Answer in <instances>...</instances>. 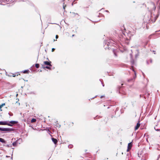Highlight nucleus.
<instances>
[{
	"label": "nucleus",
	"instance_id": "2eb2a0df",
	"mask_svg": "<svg viewBox=\"0 0 160 160\" xmlns=\"http://www.w3.org/2000/svg\"><path fill=\"white\" fill-rule=\"evenodd\" d=\"M43 68H47V69H51V68L49 66H46L45 67H43Z\"/></svg>",
	"mask_w": 160,
	"mask_h": 160
},
{
	"label": "nucleus",
	"instance_id": "bb28decb",
	"mask_svg": "<svg viewBox=\"0 0 160 160\" xmlns=\"http://www.w3.org/2000/svg\"><path fill=\"white\" fill-rule=\"evenodd\" d=\"M133 70V71L134 72H135V75H136V72H135V71L134 70Z\"/></svg>",
	"mask_w": 160,
	"mask_h": 160
},
{
	"label": "nucleus",
	"instance_id": "58836bf2",
	"mask_svg": "<svg viewBox=\"0 0 160 160\" xmlns=\"http://www.w3.org/2000/svg\"><path fill=\"white\" fill-rule=\"evenodd\" d=\"M12 157H11V159H12Z\"/></svg>",
	"mask_w": 160,
	"mask_h": 160
},
{
	"label": "nucleus",
	"instance_id": "aec40b11",
	"mask_svg": "<svg viewBox=\"0 0 160 160\" xmlns=\"http://www.w3.org/2000/svg\"><path fill=\"white\" fill-rule=\"evenodd\" d=\"M154 129L156 131H160V129H157V128H156V127H154Z\"/></svg>",
	"mask_w": 160,
	"mask_h": 160
},
{
	"label": "nucleus",
	"instance_id": "4be33fe9",
	"mask_svg": "<svg viewBox=\"0 0 160 160\" xmlns=\"http://www.w3.org/2000/svg\"><path fill=\"white\" fill-rule=\"evenodd\" d=\"M138 56V53L136 54V55H135L136 58H137V57Z\"/></svg>",
	"mask_w": 160,
	"mask_h": 160
},
{
	"label": "nucleus",
	"instance_id": "72a5a7b5",
	"mask_svg": "<svg viewBox=\"0 0 160 160\" xmlns=\"http://www.w3.org/2000/svg\"><path fill=\"white\" fill-rule=\"evenodd\" d=\"M106 11L107 12H108V10H106Z\"/></svg>",
	"mask_w": 160,
	"mask_h": 160
},
{
	"label": "nucleus",
	"instance_id": "c756f323",
	"mask_svg": "<svg viewBox=\"0 0 160 160\" xmlns=\"http://www.w3.org/2000/svg\"><path fill=\"white\" fill-rule=\"evenodd\" d=\"M130 56H131V57L132 58V54H130Z\"/></svg>",
	"mask_w": 160,
	"mask_h": 160
},
{
	"label": "nucleus",
	"instance_id": "f03ea898",
	"mask_svg": "<svg viewBox=\"0 0 160 160\" xmlns=\"http://www.w3.org/2000/svg\"><path fill=\"white\" fill-rule=\"evenodd\" d=\"M113 42L114 41L112 40H109L107 42H105V45L104 46V47H105V48L106 49L107 48V47H109V45H110V44L112 45V44H113ZM109 48H110L109 47L108 48V49H109Z\"/></svg>",
	"mask_w": 160,
	"mask_h": 160
},
{
	"label": "nucleus",
	"instance_id": "dca6fc26",
	"mask_svg": "<svg viewBox=\"0 0 160 160\" xmlns=\"http://www.w3.org/2000/svg\"><path fill=\"white\" fill-rule=\"evenodd\" d=\"M29 72V71L28 70H24V71H23V72L24 73H28Z\"/></svg>",
	"mask_w": 160,
	"mask_h": 160
},
{
	"label": "nucleus",
	"instance_id": "cd10ccee",
	"mask_svg": "<svg viewBox=\"0 0 160 160\" xmlns=\"http://www.w3.org/2000/svg\"><path fill=\"white\" fill-rule=\"evenodd\" d=\"M104 97V96H102L101 97V98H102V97Z\"/></svg>",
	"mask_w": 160,
	"mask_h": 160
},
{
	"label": "nucleus",
	"instance_id": "423d86ee",
	"mask_svg": "<svg viewBox=\"0 0 160 160\" xmlns=\"http://www.w3.org/2000/svg\"><path fill=\"white\" fill-rule=\"evenodd\" d=\"M132 142H130L128 144V149L127 151L128 152L132 148Z\"/></svg>",
	"mask_w": 160,
	"mask_h": 160
},
{
	"label": "nucleus",
	"instance_id": "1a4fd4ad",
	"mask_svg": "<svg viewBox=\"0 0 160 160\" xmlns=\"http://www.w3.org/2000/svg\"><path fill=\"white\" fill-rule=\"evenodd\" d=\"M52 142H53V143H54V144H56L57 143L58 141H57V139H55L54 138H52Z\"/></svg>",
	"mask_w": 160,
	"mask_h": 160
},
{
	"label": "nucleus",
	"instance_id": "0eeeda50",
	"mask_svg": "<svg viewBox=\"0 0 160 160\" xmlns=\"http://www.w3.org/2000/svg\"><path fill=\"white\" fill-rule=\"evenodd\" d=\"M43 62H44V64L45 65H48V66H52V65L51 64V62H49L47 61H44Z\"/></svg>",
	"mask_w": 160,
	"mask_h": 160
},
{
	"label": "nucleus",
	"instance_id": "f3484780",
	"mask_svg": "<svg viewBox=\"0 0 160 160\" xmlns=\"http://www.w3.org/2000/svg\"><path fill=\"white\" fill-rule=\"evenodd\" d=\"M39 64H36L35 65V67L37 68H39Z\"/></svg>",
	"mask_w": 160,
	"mask_h": 160
},
{
	"label": "nucleus",
	"instance_id": "5701e85b",
	"mask_svg": "<svg viewBox=\"0 0 160 160\" xmlns=\"http://www.w3.org/2000/svg\"><path fill=\"white\" fill-rule=\"evenodd\" d=\"M58 38V35H56V39H57V38Z\"/></svg>",
	"mask_w": 160,
	"mask_h": 160
},
{
	"label": "nucleus",
	"instance_id": "4468645a",
	"mask_svg": "<svg viewBox=\"0 0 160 160\" xmlns=\"http://www.w3.org/2000/svg\"><path fill=\"white\" fill-rule=\"evenodd\" d=\"M5 105V103H2V104L0 105V110H1V109L2 108V107H3Z\"/></svg>",
	"mask_w": 160,
	"mask_h": 160
},
{
	"label": "nucleus",
	"instance_id": "ddd939ff",
	"mask_svg": "<svg viewBox=\"0 0 160 160\" xmlns=\"http://www.w3.org/2000/svg\"><path fill=\"white\" fill-rule=\"evenodd\" d=\"M36 119L33 118L31 120V122L32 123L35 122H36Z\"/></svg>",
	"mask_w": 160,
	"mask_h": 160
},
{
	"label": "nucleus",
	"instance_id": "c85d7f7f",
	"mask_svg": "<svg viewBox=\"0 0 160 160\" xmlns=\"http://www.w3.org/2000/svg\"><path fill=\"white\" fill-rule=\"evenodd\" d=\"M6 146H7V147H9V145H7Z\"/></svg>",
	"mask_w": 160,
	"mask_h": 160
},
{
	"label": "nucleus",
	"instance_id": "c9c22d12",
	"mask_svg": "<svg viewBox=\"0 0 160 160\" xmlns=\"http://www.w3.org/2000/svg\"><path fill=\"white\" fill-rule=\"evenodd\" d=\"M123 48H124V50H125V49H126L124 47H123Z\"/></svg>",
	"mask_w": 160,
	"mask_h": 160
},
{
	"label": "nucleus",
	"instance_id": "9b49d317",
	"mask_svg": "<svg viewBox=\"0 0 160 160\" xmlns=\"http://www.w3.org/2000/svg\"><path fill=\"white\" fill-rule=\"evenodd\" d=\"M19 140H20V139L19 138V139H18V140H17L16 141L13 142L12 143V145L14 146H16L17 143L18 142V141Z\"/></svg>",
	"mask_w": 160,
	"mask_h": 160
},
{
	"label": "nucleus",
	"instance_id": "473e14b6",
	"mask_svg": "<svg viewBox=\"0 0 160 160\" xmlns=\"http://www.w3.org/2000/svg\"><path fill=\"white\" fill-rule=\"evenodd\" d=\"M102 84L103 86H104V84H103L102 83Z\"/></svg>",
	"mask_w": 160,
	"mask_h": 160
},
{
	"label": "nucleus",
	"instance_id": "b1692460",
	"mask_svg": "<svg viewBox=\"0 0 160 160\" xmlns=\"http://www.w3.org/2000/svg\"><path fill=\"white\" fill-rule=\"evenodd\" d=\"M131 62L132 63V64H133V63H134V61L133 60L131 61Z\"/></svg>",
	"mask_w": 160,
	"mask_h": 160
},
{
	"label": "nucleus",
	"instance_id": "6e6552de",
	"mask_svg": "<svg viewBox=\"0 0 160 160\" xmlns=\"http://www.w3.org/2000/svg\"><path fill=\"white\" fill-rule=\"evenodd\" d=\"M140 123H139V122H138L137 123V125H136V126L135 127V130H136L138 129V128L140 126Z\"/></svg>",
	"mask_w": 160,
	"mask_h": 160
},
{
	"label": "nucleus",
	"instance_id": "f257e3e1",
	"mask_svg": "<svg viewBox=\"0 0 160 160\" xmlns=\"http://www.w3.org/2000/svg\"><path fill=\"white\" fill-rule=\"evenodd\" d=\"M119 31V33L120 34L119 36L120 38V40L122 42H124L127 44H128V39L126 38L124 32L122 30Z\"/></svg>",
	"mask_w": 160,
	"mask_h": 160
},
{
	"label": "nucleus",
	"instance_id": "7c9ffc66",
	"mask_svg": "<svg viewBox=\"0 0 160 160\" xmlns=\"http://www.w3.org/2000/svg\"><path fill=\"white\" fill-rule=\"evenodd\" d=\"M102 84L103 86H104V84H103L102 83Z\"/></svg>",
	"mask_w": 160,
	"mask_h": 160
},
{
	"label": "nucleus",
	"instance_id": "f8f14e48",
	"mask_svg": "<svg viewBox=\"0 0 160 160\" xmlns=\"http://www.w3.org/2000/svg\"><path fill=\"white\" fill-rule=\"evenodd\" d=\"M9 122L12 124H15L17 123H18V122L12 121H10Z\"/></svg>",
	"mask_w": 160,
	"mask_h": 160
},
{
	"label": "nucleus",
	"instance_id": "39448f33",
	"mask_svg": "<svg viewBox=\"0 0 160 160\" xmlns=\"http://www.w3.org/2000/svg\"><path fill=\"white\" fill-rule=\"evenodd\" d=\"M8 125L10 126H12V125L10 123H8L7 121H0V125Z\"/></svg>",
	"mask_w": 160,
	"mask_h": 160
},
{
	"label": "nucleus",
	"instance_id": "7ed1b4c3",
	"mask_svg": "<svg viewBox=\"0 0 160 160\" xmlns=\"http://www.w3.org/2000/svg\"><path fill=\"white\" fill-rule=\"evenodd\" d=\"M146 155H145V156H144V154H143V153L141 152L140 153H138V156L139 157V158L141 157V159L144 160H146L147 159V158H146Z\"/></svg>",
	"mask_w": 160,
	"mask_h": 160
},
{
	"label": "nucleus",
	"instance_id": "393cba45",
	"mask_svg": "<svg viewBox=\"0 0 160 160\" xmlns=\"http://www.w3.org/2000/svg\"><path fill=\"white\" fill-rule=\"evenodd\" d=\"M55 50V49L54 48H52V52H53Z\"/></svg>",
	"mask_w": 160,
	"mask_h": 160
},
{
	"label": "nucleus",
	"instance_id": "4c0bfd02",
	"mask_svg": "<svg viewBox=\"0 0 160 160\" xmlns=\"http://www.w3.org/2000/svg\"><path fill=\"white\" fill-rule=\"evenodd\" d=\"M74 36V35H72V36Z\"/></svg>",
	"mask_w": 160,
	"mask_h": 160
},
{
	"label": "nucleus",
	"instance_id": "6ab92c4d",
	"mask_svg": "<svg viewBox=\"0 0 160 160\" xmlns=\"http://www.w3.org/2000/svg\"><path fill=\"white\" fill-rule=\"evenodd\" d=\"M113 53H114V54L116 56H117V55L116 52L114 50H113Z\"/></svg>",
	"mask_w": 160,
	"mask_h": 160
},
{
	"label": "nucleus",
	"instance_id": "e433bc0d",
	"mask_svg": "<svg viewBox=\"0 0 160 160\" xmlns=\"http://www.w3.org/2000/svg\"><path fill=\"white\" fill-rule=\"evenodd\" d=\"M142 152V151H141V152H139V153H141V152Z\"/></svg>",
	"mask_w": 160,
	"mask_h": 160
},
{
	"label": "nucleus",
	"instance_id": "2f4dec72",
	"mask_svg": "<svg viewBox=\"0 0 160 160\" xmlns=\"http://www.w3.org/2000/svg\"><path fill=\"white\" fill-rule=\"evenodd\" d=\"M102 84L103 86H104V84H103L102 83Z\"/></svg>",
	"mask_w": 160,
	"mask_h": 160
},
{
	"label": "nucleus",
	"instance_id": "f704fd0d",
	"mask_svg": "<svg viewBox=\"0 0 160 160\" xmlns=\"http://www.w3.org/2000/svg\"><path fill=\"white\" fill-rule=\"evenodd\" d=\"M6 157H9V156H6Z\"/></svg>",
	"mask_w": 160,
	"mask_h": 160
},
{
	"label": "nucleus",
	"instance_id": "a211bd4d",
	"mask_svg": "<svg viewBox=\"0 0 160 160\" xmlns=\"http://www.w3.org/2000/svg\"><path fill=\"white\" fill-rule=\"evenodd\" d=\"M68 147L69 148H72L73 147V145H69L68 146Z\"/></svg>",
	"mask_w": 160,
	"mask_h": 160
},
{
	"label": "nucleus",
	"instance_id": "20e7f679",
	"mask_svg": "<svg viewBox=\"0 0 160 160\" xmlns=\"http://www.w3.org/2000/svg\"><path fill=\"white\" fill-rule=\"evenodd\" d=\"M0 130L3 132H9L12 130V129L10 128H0Z\"/></svg>",
	"mask_w": 160,
	"mask_h": 160
},
{
	"label": "nucleus",
	"instance_id": "412c9836",
	"mask_svg": "<svg viewBox=\"0 0 160 160\" xmlns=\"http://www.w3.org/2000/svg\"><path fill=\"white\" fill-rule=\"evenodd\" d=\"M133 79L132 78V79H129V80H128V81L129 82H130V81H133Z\"/></svg>",
	"mask_w": 160,
	"mask_h": 160
},
{
	"label": "nucleus",
	"instance_id": "9d476101",
	"mask_svg": "<svg viewBox=\"0 0 160 160\" xmlns=\"http://www.w3.org/2000/svg\"><path fill=\"white\" fill-rule=\"evenodd\" d=\"M0 142L4 143H6V141L3 139L1 138H0Z\"/></svg>",
	"mask_w": 160,
	"mask_h": 160
},
{
	"label": "nucleus",
	"instance_id": "a878e982",
	"mask_svg": "<svg viewBox=\"0 0 160 160\" xmlns=\"http://www.w3.org/2000/svg\"><path fill=\"white\" fill-rule=\"evenodd\" d=\"M65 6H63V9H65Z\"/></svg>",
	"mask_w": 160,
	"mask_h": 160
}]
</instances>
